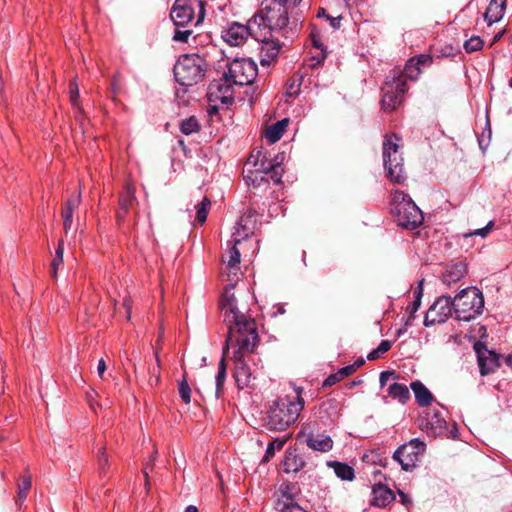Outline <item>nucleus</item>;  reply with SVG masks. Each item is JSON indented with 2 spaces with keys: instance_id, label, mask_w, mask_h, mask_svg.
I'll return each instance as SVG.
<instances>
[{
  "instance_id": "nucleus-15",
  "label": "nucleus",
  "mask_w": 512,
  "mask_h": 512,
  "mask_svg": "<svg viewBox=\"0 0 512 512\" xmlns=\"http://www.w3.org/2000/svg\"><path fill=\"white\" fill-rule=\"evenodd\" d=\"M246 219L241 217L239 222L235 227V232L232 235V247L228 252V260H227V270L228 276L231 274L237 275L238 272V264L240 263V251L237 248V245L241 243V241L248 236L250 233V229L246 227Z\"/></svg>"
},
{
  "instance_id": "nucleus-14",
  "label": "nucleus",
  "mask_w": 512,
  "mask_h": 512,
  "mask_svg": "<svg viewBox=\"0 0 512 512\" xmlns=\"http://www.w3.org/2000/svg\"><path fill=\"white\" fill-rule=\"evenodd\" d=\"M234 86L236 85L232 83L225 74H223L220 79L212 81L208 86V102H219L224 105L231 104L234 101Z\"/></svg>"
},
{
  "instance_id": "nucleus-8",
  "label": "nucleus",
  "mask_w": 512,
  "mask_h": 512,
  "mask_svg": "<svg viewBox=\"0 0 512 512\" xmlns=\"http://www.w3.org/2000/svg\"><path fill=\"white\" fill-rule=\"evenodd\" d=\"M399 137L395 134L386 135L383 141V162L387 176L394 183L402 184L406 180L403 169V157L399 151Z\"/></svg>"
},
{
  "instance_id": "nucleus-50",
  "label": "nucleus",
  "mask_w": 512,
  "mask_h": 512,
  "mask_svg": "<svg viewBox=\"0 0 512 512\" xmlns=\"http://www.w3.org/2000/svg\"><path fill=\"white\" fill-rule=\"evenodd\" d=\"M356 371V367L355 365H347V366H344L342 368H340L337 372V374L339 375V377L342 379H344L345 377L351 375L352 373H354Z\"/></svg>"
},
{
  "instance_id": "nucleus-47",
  "label": "nucleus",
  "mask_w": 512,
  "mask_h": 512,
  "mask_svg": "<svg viewBox=\"0 0 512 512\" xmlns=\"http://www.w3.org/2000/svg\"><path fill=\"white\" fill-rule=\"evenodd\" d=\"M389 379H398V376L393 371H383L380 373L379 383L381 387H384Z\"/></svg>"
},
{
  "instance_id": "nucleus-46",
  "label": "nucleus",
  "mask_w": 512,
  "mask_h": 512,
  "mask_svg": "<svg viewBox=\"0 0 512 512\" xmlns=\"http://www.w3.org/2000/svg\"><path fill=\"white\" fill-rule=\"evenodd\" d=\"M493 226V222H489L485 227L483 228H480V229H476L468 234H465V237H469V236H480V237H486L489 232L491 231V228Z\"/></svg>"
},
{
  "instance_id": "nucleus-44",
  "label": "nucleus",
  "mask_w": 512,
  "mask_h": 512,
  "mask_svg": "<svg viewBox=\"0 0 512 512\" xmlns=\"http://www.w3.org/2000/svg\"><path fill=\"white\" fill-rule=\"evenodd\" d=\"M155 358H156V366L152 367L150 370L151 375L155 376L154 380L152 378L150 379L151 385H153V384L157 385L160 381V358H159L158 353L155 354Z\"/></svg>"
},
{
  "instance_id": "nucleus-43",
  "label": "nucleus",
  "mask_w": 512,
  "mask_h": 512,
  "mask_svg": "<svg viewBox=\"0 0 512 512\" xmlns=\"http://www.w3.org/2000/svg\"><path fill=\"white\" fill-rule=\"evenodd\" d=\"M31 489V482H22L18 486V498L16 501L17 505H20L27 497L29 490Z\"/></svg>"
},
{
  "instance_id": "nucleus-4",
  "label": "nucleus",
  "mask_w": 512,
  "mask_h": 512,
  "mask_svg": "<svg viewBox=\"0 0 512 512\" xmlns=\"http://www.w3.org/2000/svg\"><path fill=\"white\" fill-rule=\"evenodd\" d=\"M390 212L398 226L409 230L418 228L424 220L422 211L412 198L398 189L392 191Z\"/></svg>"
},
{
  "instance_id": "nucleus-6",
  "label": "nucleus",
  "mask_w": 512,
  "mask_h": 512,
  "mask_svg": "<svg viewBox=\"0 0 512 512\" xmlns=\"http://www.w3.org/2000/svg\"><path fill=\"white\" fill-rule=\"evenodd\" d=\"M454 314L457 320L470 321L481 315L484 297L476 287L462 289L454 298Z\"/></svg>"
},
{
  "instance_id": "nucleus-54",
  "label": "nucleus",
  "mask_w": 512,
  "mask_h": 512,
  "mask_svg": "<svg viewBox=\"0 0 512 512\" xmlns=\"http://www.w3.org/2000/svg\"><path fill=\"white\" fill-rule=\"evenodd\" d=\"M340 380H341V378L339 377V375L337 373L332 374L325 379L324 386H332Z\"/></svg>"
},
{
  "instance_id": "nucleus-32",
  "label": "nucleus",
  "mask_w": 512,
  "mask_h": 512,
  "mask_svg": "<svg viewBox=\"0 0 512 512\" xmlns=\"http://www.w3.org/2000/svg\"><path fill=\"white\" fill-rule=\"evenodd\" d=\"M328 466L334 470L336 476L341 480H353L354 470L348 464L332 461L328 462Z\"/></svg>"
},
{
  "instance_id": "nucleus-64",
  "label": "nucleus",
  "mask_w": 512,
  "mask_h": 512,
  "mask_svg": "<svg viewBox=\"0 0 512 512\" xmlns=\"http://www.w3.org/2000/svg\"><path fill=\"white\" fill-rule=\"evenodd\" d=\"M363 364H364V360H359L354 365H355V367L357 369V368L361 367Z\"/></svg>"
},
{
  "instance_id": "nucleus-13",
  "label": "nucleus",
  "mask_w": 512,
  "mask_h": 512,
  "mask_svg": "<svg viewBox=\"0 0 512 512\" xmlns=\"http://www.w3.org/2000/svg\"><path fill=\"white\" fill-rule=\"evenodd\" d=\"M454 313V300L450 296L442 295L436 299L433 305L428 309L424 325L426 327L443 323Z\"/></svg>"
},
{
  "instance_id": "nucleus-52",
  "label": "nucleus",
  "mask_w": 512,
  "mask_h": 512,
  "mask_svg": "<svg viewBox=\"0 0 512 512\" xmlns=\"http://www.w3.org/2000/svg\"><path fill=\"white\" fill-rule=\"evenodd\" d=\"M98 464L101 468L108 463V457L104 448H100L97 454Z\"/></svg>"
},
{
  "instance_id": "nucleus-35",
  "label": "nucleus",
  "mask_w": 512,
  "mask_h": 512,
  "mask_svg": "<svg viewBox=\"0 0 512 512\" xmlns=\"http://www.w3.org/2000/svg\"><path fill=\"white\" fill-rule=\"evenodd\" d=\"M63 254H64V243L63 241H59L58 247L55 251L54 258L51 262V276L55 279L57 278V272L59 267L63 264Z\"/></svg>"
},
{
  "instance_id": "nucleus-33",
  "label": "nucleus",
  "mask_w": 512,
  "mask_h": 512,
  "mask_svg": "<svg viewBox=\"0 0 512 512\" xmlns=\"http://www.w3.org/2000/svg\"><path fill=\"white\" fill-rule=\"evenodd\" d=\"M310 39L313 47L320 50V54L317 56H313L311 60L314 62L313 65H320L327 56V51L325 45L322 43L320 36L318 33L312 31L310 34Z\"/></svg>"
},
{
  "instance_id": "nucleus-45",
  "label": "nucleus",
  "mask_w": 512,
  "mask_h": 512,
  "mask_svg": "<svg viewBox=\"0 0 512 512\" xmlns=\"http://www.w3.org/2000/svg\"><path fill=\"white\" fill-rule=\"evenodd\" d=\"M192 31L191 30H180L177 29L173 35V40L177 42H183L186 43L191 36Z\"/></svg>"
},
{
  "instance_id": "nucleus-11",
  "label": "nucleus",
  "mask_w": 512,
  "mask_h": 512,
  "mask_svg": "<svg viewBox=\"0 0 512 512\" xmlns=\"http://www.w3.org/2000/svg\"><path fill=\"white\" fill-rule=\"evenodd\" d=\"M426 450V444L418 438L411 439L408 443L401 445L393 455L405 471H411L420 461Z\"/></svg>"
},
{
  "instance_id": "nucleus-10",
  "label": "nucleus",
  "mask_w": 512,
  "mask_h": 512,
  "mask_svg": "<svg viewBox=\"0 0 512 512\" xmlns=\"http://www.w3.org/2000/svg\"><path fill=\"white\" fill-rule=\"evenodd\" d=\"M258 73L257 65L251 59L236 58L227 66L224 74L236 86L250 85Z\"/></svg>"
},
{
  "instance_id": "nucleus-49",
  "label": "nucleus",
  "mask_w": 512,
  "mask_h": 512,
  "mask_svg": "<svg viewBox=\"0 0 512 512\" xmlns=\"http://www.w3.org/2000/svg\"><path fill=\"white\" fill-rule=\"evenodd\" d=\"M299 91H300V84L297 83L295 80H293L288 88H287V91H286V94L289 96V97H293L295 98L298 94H299Z\"/></svg>"
},
{
  "instance_id": "nucleus-27",
  "label": "nucleus",
  "mask_w": 512,
  "mask_h": 512,
  "mask_svg": "<svg viewBox=\"0 0 512 512\" xmlns=\"http://www.w3.org/2000/svg\"><path fill=\"white\" fill-rule=\"evenodd\" d=\"M306 444L312 450L319 452H328L333 447V440L328 435H309L306 439Z\"/></svg>"
},
{
  "instance_id": "nucleus-58",
  "label": "nucleus",
  "mask_w": 512,
  "mask_h": 512,
  "mask_svg": "<svg viewBox=\"0 0 512 512\" xmlns=\"http://www.w3.org/2000/svg\"><path fill=\"white\" fill-rule=\"evenodd\" d=\"M331 20V25L334 27V28H338L339 27V24H340V20L337 19V18H329Z\"/></svg>"
},
{
  "instance_id": "nucleus-31",
  "label": "nucleus",
  "mask_w": 512,
  "mask_h": 512,
  "mask_svg": "<svg viewBox=\"0 0 512 512\" xmlns=\"http://www.w3.org/2000/svg\"><path fill=\"white\" fill-rule=\"evenodd\" d=\"M387 393L391 398L399 401L401 404L407 403L410 399L409 388L402 383L394 382L390 384Z\"/></svg>"
},
{
  "instance_id": "nucleus-34",
  "label": "nucleus",
  "mask_w": 512,
  "mask_h": 512,
  "mask_svg": "<svg viewBox=\"0 0 512 512\" xmlns=\"http://www.w3.org/2000/svg\"><path fill=\"white\" fill-rule=\"evenodd\" d=\"M210 207H211V201L207 197H204L202 199V201L195 206V208H196L195 221L198 222V224L202 225L206 221Z\"/></svg>"
},
{
  "instance_id": "nucleus-26",
  "label": "nucleus",
  "mask_w": 512,
  "mask_h": 512,
  "mask_svg": "<svg viewBox=\"0 0 512 512\" xmlns=\"http://www.w3.org/2000/svg\"><path fill=\"white\" fill-rule=\"evenodd\" d=\"M135 202V190L132 186L127 185L119 198V211L117 213V220L123 221L129 208Z\"/></svg>"
},
{
  "instance_id": "nucleus-48",
  "label": "nucleus",
  "mask_w": 512,
  "mask_h": 512,
  "mask_svg": "<svg viewBox=\"0 0 512 512\" xmlns=\"http://www.w3.org/2000/svg\"><path fill=\"white\" fill-rule=\"evenodd\" d=\"M79 90L76 83L70 84V100L74 107L78 106Z\"/></svg>"
},
{
  "instance_id": "nucleus-60",
  "label": "nucleus",
  "mask_w": 512,
  "mask_h": 512,
  "mask_svg": "<svg viewBox=\"0 0 512 512\" xmlns=\"http://www.w3.org/2000/svg\"><path fill=\"white\" fill-rule=\"evenodd\" d=\"M184 512H198L197 508L193 505L188 506Z\"/></svg>"
},
{
  "instance_id": "nucleus-53",
  "label": "nucleus",
  "mask_w": 512,
  "mask_h": 512,
  "mask_svg": "<svg viewBox=\"0 0 512 512\" xmlns=\"http://www.w3.org/2000/svg\"><path fill=\"white\" fill-rule=\"evenodd\" d=\"M106 369H107V366H106L105 360L103 358H101L98 361V365H97V373L101 379H104V373H105Z\"/></svg>"
},
{
  "instance_id": "nucleus-29",
  "label": "nucleus",
  "mask_w": 512,
  "mask_h": 512,
  "mask_svg": "<svg viewBox=\"0 0 512 512\" xmlns=\"http://www.w3.org/2000/svg\"><path fill=\"white\" fill-rule=\"evenodd\" d=\"M288 124L289 120L287 118H284L269 126L265 131L266 139L271 144L279 141L282 138L284 132L286 131Z\"/></svg>"
},
{
  "instance_id": "nucleus-18",
  "label": "nucleus",
  "mask_w": 512,
  "mask_h": 512,
  "mask_svg": "<svg viewBox=\"0 0 512 512\" xmlns=\"http://www.w3.org/2000/svg\"><path fill=\"white\" fill-rule=\"evenodd\" d=\"M474 348L477 353L480 374L485 376L493 373L495 369L499 367L498 355L488 350L486 347L481 346L479 343L475 344Z\"/></svg>"
},
{
  "instance_id": "nucleus-22",
  "label": "nucleus",
  "mask_w": 512,
  "mask_h": 512,
  "mask_svg": "<svg viewBox=\"0 0 512 512\" xmlns=\"http://www.w3.org/2000/svg\"><path fill=\"white\" fill-rule=\"evenodd\" d=\"M80 202H81V193L78 192L77 194L69 197L63 206L62 217H63V226H64L65 233H67L71 229L72 221H73V213L78 208Z\"/></svg>"
},
{
  "instance_id": "nucleus-41",
  "label": "nucleus",
  "mask_w": 512,
  "mask_h": 512,
  "mask_svg": "<svg viewBox=\"0 0 512 512\" xmlns=\"http://www.w3.org/2000/svg\"><path fill=\"white\" fill-rule=\"evenodd\" d=\"M484 45L483 40L479 36H472L464 42V50L467 53H473L482 49Z\"/></svg>"
},
{
  "instance_id": "nucleus-62",
  "label": "nucleus",
  "mask_w": 512,
  "mask_h": 512,
  "mask_svg": "<svg viewBox=\"0 0 512 512\" xmlns=\"http://www.w3.org/2000/svg\"><path fill=\"white\" fill-rule=\"evenodd\" d=\"M399 495L401 497L402 502L406 503V501H407L406 495L403 492H401V491H399Z\"/></svg>"
},
{
  "instance_id": "nucleus-38",
  "label": "nucleus",
  "mask_w": 512,
  "mask_h": 512,
  "mask_svg": "<svg viewBox=\"0 0 512 512\" xmlns=\"http://www.w3.org/2000/svg\"><path fill=\"white\" fill-rule=\"evenodd\" d=\"M392 347V342L389 340H382L379 345L373 349L368 355L367 359L370 361L380 358L381 355L388 352Z\"/></svg>"
},
{
  "instance_id": "nucleus-20",
  "label": "nucleus",
  "mask_w": 512,
  "mask_h": 512,
  "mask_svg": "<svg viewBox=\"0 0 512 512\" xmlns=\"http://www.w3.org/2000/svg\"><path fill=\"white\" fill-rule=\"evenodd\" d=\"M266 34V32L263 34V44L260 49V63L262 66H269L277 58L281 48L279 42L268 40Z\"/></svg>"
},
{
  "instance_id": "nucleus-5",
  "label": "nucleus",
  "mask_w": 512,
  "mask_h": 512,
  "mask_svg": "<svg viewBox=\"0 0 512 512\" xmlns=\"http://www.w3.org/2000/svg\"><path fill=\"white\" fill-rule=\"evenodd\" d=\"M254 160V169L248 170L244 179L253 186H260L262 183H268L270 180L275 184L281 183L283 168L280 162L269 160L261 151H257L256 155L252 154L249 163Z\"/></svg>"
},
{
  "instance_id": "nucleus-61",
  "label": "nucleus",
  "mask_w": 512,
  "mask_h": 512,
  "mask_svg": "<svg viewBox=\"0 0 512 512\" xmlns=\"http://www.w3.org/2000/svg\"><path fill=\"white\" fill-rule=\"evenodd\" d=\"M325 14H326L325 10L323 8H320L318 10L317 16L318 17H323V16H325Z\"/></svg>"
},
{
  "instance_id": "nucleus-7",
  "label": "nucleus",
  "mask_w": 512,
  "mask_h": 512,
  "mask_svg": "<svg viewBox=\"0 0 512 512\" xmlns=\"http://www.w3.org/2000/svg\"><path fill=\"white\" fill-rule=\"evenodd\" d=\"M205 59L198 54H186L179 58L174 67L176 81L182 86H192L201 81L207 70Z\"/></svg>"
},
{
  "instance_id": "nucleus-42",
  "label": "nucleus",
  "mask_w": 512,
  "mask_h": 512,
  "mask_svg": "<svg viewBox=\"0 0 512 512\" xmlns=\"http://www.w3.org/2000/svg\"><path fill=\"white\" fill-rule=\"evenodd\" d=\"M286 443V439L276 438L272 442H270L266 448V452L264 455V460L268 461L270 458L274 456L275 450H281Z\"/></svg>"
},
{
  "instance_id": "nucleus-39",
  "label": "nucleus",
  "mask_w": 512,
  "mask_h": 512,
  "mask_svg": "<svg viewBox=\"0 0 512 512\" xmlns=\"http://www.w3.org/2000/svg\"><path fill=\"white\" fill-rule=\"evenodd\" d=\"M225 379H226V365H225L224 358H222L219 363V366H218L217 375L215 377L216 396L217 397H219V395L222 391Z\"/></svg>"
},
{
  "instance_id": "nucleus-1",
  "label": "nucleus",
  "mask_w": 512,
  "mask_h": 512,
  "mask_svg": "<svg viewBox=\"0 0 512 512\" xmlns=\"http://www.w3.org/2000/svg\"><path fill=\"white\" fill-rule=\"evenodd\" d=\"M234 284H229L221 299V310L228 325V336L224 355L234 363V377L240 389L248 387L255 378L257 362L254 355L258 343L255 321L237 307L233 293Z\"/></svg>"
},
{
  "instance_id": "nucleus-55",
  "label": "nucleus",
  "mask_w": 512,
  "mask_h": 512,
  "mask_svg": "<svg viewBox=\"0 0 512 512\" xmlns=\"http://www.w3.org/2000/svg\"><path fill=\"white\" fill-rule=\"evenodd\" d=\"M413 319H414V315H410V314H407V316L405 315L403 317V320H404V326L405 327H409L412 325V322H413Z\"/></svg>"
},
{
  "instance_id": "nucleus-23",
  "label": "nucleus",
  "mask_w": 512,
  "mask_h": 512,
  "mask_svg": "<svg viewBox=\"0 0 512 512\" xmlns=\"http://www.w3.org/2000/svg\"><path fill=\"white\" fill-rule=\"evenodd\" d=\"M467 273V266L463 262H457L447 266L442 275V282L447 286L460 281Z\"/></svg>"
},
{
  "instance_id": "nucleus-36",
  "label": "nucleus",
  "mask_w": 512,
  "mask_h": 512,
  "mask_svg": "<svg viewBox=\"0 0 512 512\" xmlns=\"http://www.w3.org/2000/svg\"><path fill=\"white\" fill-rule=\"evenodd\" d=\"M200 129V125L196 117L191 116L187 119L182 120L180 124V130L185 135H190L198 132Z\"/></svg>"
},
{
  "instance_id": "nucleus-51",
  "label": "nucleus",
  "mask_w": 512,
  "mask_h": 512,
  "mask_svg": "<svg viewBox=\"0 0 512 512\" xmlns=\"http://www.w3.org/2000/svg\"><path fill=\"white\" fill-rule=\"evenodd\" d=\"M280 512H307L297 503L285 504L284 507L281 508Z\"/></svg>"
},
{
  "instance_id": "nucleus-37",
  "label": "nucleus",
  "mask_w": 512,
  "mask_h": 512,
  "mask_svg": "<svg viewBox=\"0 0 512 512\" xmlns=\"http://www.w3.org/2000/svg\"><path fill=\"white\" fill-rule=\"evenodd\" d=\"M423 280L419 282L417 289L414 291V300L411 304H409L406 308V314L414 315L421 305V298L423 294L422 288Z\"/></svg>"
},
{
  "instance_id": "nucleus-2",
  "label": "nucleus",
  "mask_w": 512,
  "mask_h": 512,
  "mask_svg": "<svg viewBox=\"0 0 512 512\" xmlns=\"http://www.w3.org/2000/svg\"><path fill=\"white\" fill-rule=\"evenodd\" d=\"M301 392L302 388H298L294 399L284 397L273 403L267 418V427L270 430L284 431L296 422L305 405Z\"/></svg>"
},
{
  "instance_id": "nucleus-30",
  "label": "nucleus",
  "mask_w": 512,
  "mask_h": 512,
  "mask_svg": "<svg viewBox=\"0 0 512 512\" xmlns=\"http://www.w3.org/2000/svg\"><path fill=\"white\" fill-rule=\"evenodd\" d=\"M445 420L439 416L438 413H426L425 422L422 423L423 427L434 435L441 434L445 430Z\"/></svg>"
},
{
  "instance_id": "nucleus-9",
  "label": "nucleus",
  "mask_w": 512,
  "mask_h": 512,
  "mask_svg": "<svg viewBox=\"0 0 512 512\" xmlns=\"http://www.w3.org/2000/svg\"><path fill=\"white\" fill-rule=\"evenodd\" d=\"M194 5L199 8L196 21V24H199L205 16V3L201 0H175L170 12L171 20L175 26L185 27L193 21Z\"/></svg>"
},
{
  "instance_id": "nucleus-40",
  "label": "nucleus",
  "mask_w": 512,
  "mask_h": 512,
  "mask_svg": "<svg viewBox=\"0 0 512 512\" xmlns=\"http://www.w3.org/2000/svg\"><path fill=\"white\" fill-rule=\"evenodd\" d=\"M178 391H179L181 400L185 404H189L191 402V388L188 384L186 375H183L182 380L179 382Z\"/></svg>"
},
{
  "instance_id": "nucleus-3",
  "label": "nucleus",
  "mask_w": 512,
  "mask_h": 512,
  "mask_svg": "<svg viewBox=\"0 0 512 512\" xmlns=\"http://www.w3.org/2000/svg\"><path fill=\"white\" fill-rule=\"evenodd\" d=\"M291 9L280 0H263L251 23L268 33L282 31L289 23Z\"/></svg>"
},
{
  "instance_id": "nucleus-63",
  "label": "nucleus",
  "mask_w": 512,
  "mask_h": 512,
  "mask_svg": "<svg viewBox=\"0 0 512 512\" xmlns=\"http://www.w3.org/2000/svg\"><path fill=\"white\" fill-rule=\"evenodd\" d=\"M506 362H507L508 366H510L512 368V355L507 357Z\"/></svg>"
},
{
  "instance_id": "nucleus-16",
  "label": "nucleus",
  "mask_w": 512,
  "mask_h": 512,
  "mask_svg": "<svg viewBox=\"0 0 512 512\" xmlns=\"http://www.w3.org/2000/svg\"><path fill=\"white\" fill-rule=\"evenodd\" d=\"M255 26L249 21L248 26L234 22L222 32L223 40L230 46H240L246 42L250 35H253Z\"/></svg>"
},
{
  "instance_id": "nucleus-59",
  "label": "nucleus",
  "mask_w": 512,
  "mask_h": 512,
  "mask_svg": "<svg viewBox=\"0 0 512 512\" xmlns=\"http://www.w3.org/2000/svg\"><path fill=\"white\" fill-rule=\"evenodd\" d=\"M210 104V107H209V112L210 113H216L218 108H217V103H209Z\"/></svg>"
},
{
  "instance_id": "nucleus-57",
  "label": "nucleus",
  "mask_w": 512,
  "mask_h": 512,
  "mask_svg": "<svg viewBox=\"0 0 512 512\" xmlns=\"http://www.w3.org/2000/svg\"><path fill=\"white\" fill-rule=\"evenodd\" d=\"M505 30H502L498 32L492 39L490 46L494 45L496 42H498L504 35Z\"/></svg>"
},
{
  "instance_id": "nucleus-25",
  "label": "nucleus",
  "mask_w": 512,
  "mask_h": 512,
  "mask_svg": "<svg viewBox=\"0 0 512 512\" xmlns=\"http://www.w3.org/2000/svg\"><path fill=\"white\" fill-rule=\"evenodd\" d=\"M410 388L419 406L426 407L432 403L433 395L421 381L416 380L411 382Z\"/></svg>"
},
{
  "instance_id": "nucleus-17",
  "label": "nucleus",
  "mask_w": 512,
  "mask_h": 512,
  "mask_svg": "<svg viewBox=\"0 0 512 512\" xmlns=\"http://www.w3.org/2000/svg\"><path fill=\"white\" fill-rule=\"evenodd\" d=\"M432 64V58L430 55L421 54L417 57L410 58L405 64L404 70L398 72L393 70L390 76H402L406 81L407 79L415 81L418 79L421 73V66H430Z\"/></svg>"
},
{
  "instance_id": "nucleus-21",
  "label": "nucleus",
  "mask_w": 512,
  "mask_h": 512,
  "mask_svg": "<svg viewBox=\"0 0 512 512\" xmlns=\"http://www.w3.org/2000/svg\"><path fill=\"white\" fill-rule=\"evenodd\" d=\"M300 488L298 482H281L276 494L278 496V503L285 504L295 503V498L299 495Z\"/></svg>"
},
{
  "instance_id": "nucleus-12",
  "label": "nucleus",
  "mask_w": 512,
  "mask_h": 512,
  "mask_svg": "<svg viewBox=\"0 0 512 512\" xmlns=\"http://www.w3.org/2000/svg\"><path fill=\"white\" fill-rule=\"evenodd\" d=\"M408 87L402 76H389L383 87L382 108L385 111L396 109L403 100Z\"/></svg>"
},
{
  "instance_id": "nucleus-28",
  "label": "nucleus",
  "mask_w": 512,
  "mask_h": 512,
  "mask_svg": "<svg viewBox=\"0 0 512 512\" xmlns=\"http://www.w3.org/2000/svg\"><path fill=\"white\" fill-rule=\"evenodd\" d=\"M303 466V459L295 452H286L281 462V468L287 474L296 473L301 470Z\"/></svg>"
},
{
  "instance_id": "nucleus-56",
  "label": "nucleus",
  "mask_w": 512,
  "mask_h": 512,
  "mask_svg": "<svg viewBox=\"0 0 512 512\" xmlns=\"http://www.w3.org/2000/svg\"><path fill=\"white\" fill-rule=\"evenodd\" d=\"M280 1L283 2L284 4H286L287 6H289L290 8L296 7L301 2V0H280Z\"/></svg>"
},
{
  "instance_id": "nucleus-19",
  "label": "nucleus",
  "mask_w": 512,
  "mask_h": 512,
  "mask_svg": "<svg viewBox=\"0 0 512 512\" xmlns=\"http://www.w3.org/2000/svg\"><path fill=\"white\" fill-rule=\"evenodd\" d=\"M395 500L394 491L385 483L377 482L372 486L370 505L384 508Z\"/></svg>"
},
{
  "instance_id": "nucleus-24",
  "label": "nucleus",
  "mask_w": 512,
  "mask_h": 512,
  "mask_svg": "<svg viewBox=\"0 0 512 512\" xmlns=\"http://www.w3.org/2000/svg\"><path fill=\"white\" fill-rule=\"evenodd\" d=\"M507 0H491L484 14L488 26L500 21L505 13Z\"/></svg>"
}]
</instances>
